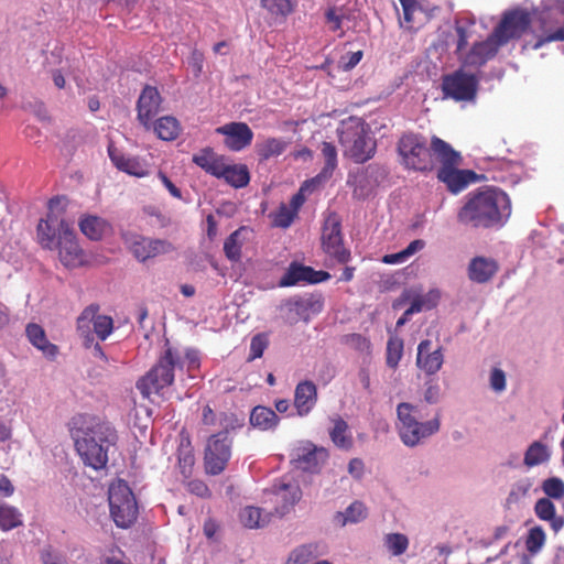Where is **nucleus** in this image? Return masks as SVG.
Here are the masks:
<instances>
[{"mask_svg":"<svg viewBox=\"0 0 564 564\" xmlns=\"http://www.w3.org/2000/svg\"><path fill=\"white\" fill-rule=\"evenodd\" d=\"M249 236V230L241 227L234 231L224 242V252L230 261H239L241 258V249Z\"/></svg>","mask_w":564,"mask_h":564,"instance_id":"nucleus-33","label":"nucleus"},{"mask_svg":"<svg viewBox=\"0 0 564 564\" xmlns=\"http://www.w3.org/2000/svg\"><path fill=\"white\" fill-rule=\"evenodd\" d=\"M442 87L446 97L457 101H469L476 96L477 79L474 75L458 70L445 76Z\"/></svg>","mask_w":564,"mask_h":564,"instance_id":"nucleus-15","label":"nucleus"},{"mask_svg":"<svg viewBox=\"0 0 564 564\" xmlns=\"http://www.w3.org/2000/svg\"><path fill=\"white\" fill-rule=\"evenodd\" d=\"M420 419L417 405L409 402L398 404L395 427L401 442L408 447L422 444L440 430L441 423L437 416L427 421H420Z\"/></svg>","mask_w":564,"mask_h":564,"instance_id":"nucleus-4","label":"nucleus"},{"mask_svg":"<svg viewBox=\"0 0 564 564\" xmlns=\"http://www.w3.org/2000/svg\"><path fill=\"white\" fill-rule=\"evenodd\" d=\"M337 131L346 156L354 159L356 162H365L373 155L376 141L361 119L349 117L341 121Z\"/></svg>","mask_w":564,"mask_h":564,"instance_id":"nucleus-5","label":"nucleus"},{"mask_svg":"<svg viewBox=\"0 0 564 564\" xmlns=\"http://www.w3.org/2000/svg\"><path fill=\"white\" fill-rule=\"evenodd\" d=\"M26 336L30 343L37 348L46 358L54 359L58 352L56 345L48 341L44 329L37 324H30L26 327Z\"/></svg>","mask_w":564,"mask_h":564,"instance_id":"nucleus-28","label":"nucleus"},{"mask_svg":"<svg viewBox=\"0 0 564 564\" xmlns=\"http://www.w3.org/2000/svg\"><path fill=\"white\" fill-rule=\"evenodd\" d=\"M534 512L540 520L547 522L555 533L564 528V517L557 514L556 507L551 499L544 497L538 499Z\"/></svg>","mask_w":564,"mask_h":564,"instance_id":"nucleus-25","label":"nucleus"},{"mask_svg":"<svg viewBox=\"0 0 564 564\" xmlns=\"http://www.w3.org/2000/svg\"><path fill=\"white\" fill-rule=\"evenodd\" d=\"M272 514L259 507L246 506L239 512V521L245 528L259 529L270 523Z\"/></svg>","mask_w":564,"mask_h":564,"instance_id":"nucleus-26","label":"nucleus"},{"mask_svg":"<svg viewBox=\"0 0 564 564\" xmlns=\"http://www.w3.org/2000/svg\"><path fill=\"white\" fill-rule=\"evenodd\" d=\"M123 239L126 246L140 261H145L173 250L172 245L166 240L151 239L134 232H126Z\"/></svg>","mask_w":564,"mask_h":564,"instance_id":"nucleus-13","label":"nucleus"},{"mask_svg":"<svg viewBox=\"0 0 564 564\" xmlns=\"http://www.w3.org/2000/svg\"><path fill=\"white\" fill-rule=\"evenodd\" d=\"M161 108V96L155 87L147 86L138 100V120L147 129L150 130L153 118L159 113Z\"/></svg>","mask_w":564,"mask_h":564,"instance_id":"nucleus-19","label":"nucleus"},{"mask_svg":"<svg viewBox=\"0 0 564 564\" xmlns=\"http://www.w3.org/2000/svg\"><path fill=\"white\" fill-rule=\"evenodd\" d=\"M250 423L261 431H267L278 425L279 416L270 408L258 405L250 414Z\"/></svg>","mask_w":564,"mask_h":564,"instance_id":"nucleus-40","label":"nucleus"},{"mask_svg":"<svg viewBox=\"0 0 564 564\" xmlns=\"http://www.w3.org/2000/svg\"><path fill=\"white\" fill-rule=\"evenodd\" d=\"M368 516V509L364 502L359 500L352 501L344 511L334 514V523L339 527L355 524L364 521Z\"/></svg>","mask_w":564,"mask_h":564,"instance_id":"nucleus-29","label":"nucleus"},{"mask_svg":"<svg viewBox=\"0 0 564 564\" xmlns=\"http://www.w3.org/2000/svg\"><path fill=\"white\" fill-rule=\"evenodd\" d=\"M362 51H356V52H347L344 55H341L338 67L343 70H349L354 68L362 58Z\"/></svg>","mask_w":564,"mask_h":564,"instance_id":"nucleus-58","label":"nucleus"},{"mask_svg":"<svg viewBox=\"0 0 564 564\" xmlns=\"http://www.w3.org/2000/svg\"><path fill=\"white\" fill-rule=\"evenodd\" d=\"M288 147L286 141L280 138H268L256 144V150L262 160L282 154Z\"/></svg>","mask_w":564,"mask_h":564,"instance_id":"nucleus-44","label":"nucleus"},{"mask_svg":"<svg viewBox=\"0 0 564 564\" xmlns=\"http://www.w3.org/2000/svg\"><path fill=\"white\" fill-rule=\"evenodd\" d=\"M316 401L317 390L312 381H303L296 386L294 405L299 415H307L314 408Z\"/></svg>","mask_w":564,"mask_h":564,"instance_id":"nucleus-23","label":"nucleus"},{"mask_svg":"<svg viewBox=\"0 0 564 564\" xmlns=\"http://www.w3.org/2000/svg\"><path fill=\"white\" fill-rule=\"evenodd\" d=\"M181 356L176 349L167 348L160 357L158 364L137 382V389L144 398L159 394L174 381V369Z\"/></svg>","mask_w":564,"mask_h":564,"instance_id":"nucleus-7","label":"nucleus"},{"mask_svg":"<svg viewBox=\"0 0 564 564\" xmlns=\"http://www.w3.org/2000/svg\"><path fill=\"white\" fill-rule=\"evenodd\" d=\"M322 154L325 159V166L317 176L312 178V183L322 184L323 182L327 181L337 166V151L332 143L324 142L322 144Z\"/></svg>","mask_w":564,"mask_h":564,"instance_id":"nucleus-43","label":"nucleus"},{"mask_svg":"<svg viewBox=\"0 0 564 564\" xmlns=\"http://www.w3.org/2000/svg\"><path fill=\"white\" fill-rule=\"evenodd\" d=\"M541 7V20L545 30L549 32L551 26L557 23L560 18L564 17V0H544Z\"/></svg>","mask_w":564,"mask_h":564,"instance_id":"nucleus-42","label":"nucleus"},{"mask_svg":"<svg viewBox=\"0 0 564 564\" xmlns=\"http://www.w3.org/2000/svg\"><path fill=\"white\" fill-rule=\"evenodd\" d=\"M67 200L64 197H55L48 202V210L36 228L37 242L42 248L56 250L64 236L73 232L72 225L64 218Z\"/></svg>","mask_w":564,"mask_h":564,"instance_id":"nucleus-6","label":"nucleus"},{"mask_svg":"<svg viewBox=\"0 0 564 564\" xmlns=\"http://www.w3.org/2000/svg\"><path fill=\"white\" fill-rule=\"evenodd\" d=\"M216 132L225 137L224 143L231 151H241L251 144L253 132L245 122H230L218 127Z\"/></svg>","mask_w":564,"mask_h":564,"instance_id":"nucleus-18","label":"nucleus"},{"mask_svg":"<svg viewBox=\"0 0 564 564\" xmlns=\"http://www.w3.org/2000/svg\"><path fill=\"white\" fill-rule=\"evenodd\" d=\"M329 278V274L324 271H314L310 267L300 265L292 263L282 279L280 280V286H292L301 282L317 283L325 281Z\"/></svg>","mask_w":564,"mask_h":564,"instance_id":"nucleus-22","label":"nucleus"},{"mask_svg":"<svg viewBox=\"0 0 564 564\" xmlns=\"http://www.w3.org/2000/svg\"><path fill=\"white\" fill-rule=\"evenodd\" d=\"M326 20L329 23V29L332 31H337L341 26L343 14H339L337 9L332 8L326 12Z\"/></svg>","mask_w":564,"mask_h":564,"instance_id":"nucleus-63","label":"nucleus"},{"mask_svg":"<svg viewBox=\"0 0 564 564\" xmlns=\"http://www.w3.org/2000/svg\"><path fill=\"white\" fill-rule=\"evenodd\" d=\"M23 525V513L17 507L0 502V530L11 531Z\"/></svg>","mask_w":564,"mask_h":564,"instance_id":"nucleus-39","label":"nucleus"},{"mask_svg":"<svg viewBox=\"0 0 564 564\" xmlns=\"http://www.w3.org/2000/svg\"><path fill=\"white\" fill-rule=\"evenodd\" d=\"M534 485V480L530 477H522L511 486L507 497V505L512 506L519 503L522 499L530 495Z\"/></svg>","mask_w":564,"mask_h":564,"instance_id":"nucleus-47","label":"nucleus"},{"mask_svg":"<svg viewBox=\"0 0 564 564\" xmlns=\"http://www.w3.org/2000/svg\"><path fill=\"white\" fill-rule=\"evenodd\" d=\"M488 382H489L490 389L495 393L500 394V393L505 392L507 389L506 372L498 367H494L489 371Z\"/></svg>","mask_w":564,"mask_h":564,"instance_id":"nucleus-54","label":"nucleus"},{"mask_svg":"<svg viewBox=\"0 0 564 564\" xmlns=\"http://www.w3.org/2000/svg\"><path fill=\"white\" fill-rule=\"evenodd\" d=\"M301 499L302 489L291 477H282L265 491V501L274 505L273 513L279 517L288 514Z\"/></svg>","mask_w":564,"mask_h":564,"instance_id":"nucleus-9","label":"nucleus"},{"mask_svg":"<svg viewBox=\"0 0 564 564\" xmlns=\"http://www.w3.org/2000/svg\"><path fill=\"white\" fill-rule=\"evenodd\" d=\"M383 547L389 555L400 557L404 555L410 547V539L401 532H389L383 535Z\"/></svg>","mask_w":564,"mask_h":564,"instance_id":"nucleus-35","label":"nucleus"},{"mask_svg":"<svg viewBox=\"0 0 564 564\" xmlns=\"http://www.w3.org/2000/svg\"><path fill=\"white\" fill-rule=\"evenodd\" d=\"M318 555L317 544H303L291 551L285 564H307Z\"/></svg>","mask_w":564,"mask_h":564,"instance_id":"nucleus-46","label":"nucleus"},{"mask_svg":"<svg viewBox=\"0 0 564 564\" xmlns=\"http://www.w3.org/2000/svg\"><path fill=\"white\" fill-rule=\"evenodd\" d=\"M295 216L294 208H290L288 205L283 204L274 213L273 224L276 227L286 228L292 224Z\"/></svg>","mask_w":564,"mask_h":564,"instance_id":"nucleus-55","label":"nucleus"},{"mask_svg":"<svg viewBox=\"0 0 564 564\" xmlns=\"http://www.w3.org/2000/svg\"><path fill=\"white\" fill-rule=\"evenodd\" d=\"M195 458L193 454V448L186 438H182L180 448H178V466L181 473L186 477L191 474L192 467L194 465Z\"/></svg>","mask_w":564,"mask_h":564,"instance_id":"nucleus-48","label":"nucleus"},{"mask_svg":"<svg viewBox=\"0 0 564 564\" xmlns=\"http://www.w3.org/2000/svg\"><path fill=\"white\" fill-rule=\"evenodd\" d=\"M431 147L433 151L432 156L434 155L443 166L459 165V153L453 150V148L445 141L435 137L432 139Z\"/></svg>","mask_w":564,"mask_h":564,"instance_id":"nucleus-36","label":"nucleus"},{"mask_svg":"<svg viewBox=\"0 0 564 564\" xmlns=\"http://www.w3.org/2000/svg\"><path fill=\"white\" fill-rule=\"evenodd\" d=\"M151 128L156 135L165 141H172L176 139L181 132V124L175 117L164 116L159 118Z\"/></svg>","mask_w":564,"mask_h":564,"instance_id":"nucleus-37","label":"nucleus"},{"mask_svg":"<svg viewBox=\"0 0 564 564\" xmlns=\"http://www.w3.org/2000/svg\"><path fill=\"white\" fill-rule=\"evenodd\" d=\"M261 6L271 15L284 18L293 11L295 2L293 0H261Z\"/></svg>","mask_w":564,"mask_h":564,"instance_id":"nucleus-50","label":"nucleus"},{"mask_svg":"<svg viewBox=\"0 0 564 564\" xmlns=\"http://www.w3.org/2000/svg\"><path fill=\"white\" fill-rule=\"evenodd\" d=\"M511 215L509 196L497 187L470 193L458 213V220L474 227L502 226Z\"/></svg>","mask_w":564,"mask_h":564,"instance_id":"nucleus-2","label":"nucleus"},{"mask_svg":"<svg viewBox=\"0 0 564 564\" xmlns=\"http://www.w3.org/2000/svg\"><path fill=\"white\" fill-rule=\"evenodd\" d=\"M80 231L90 240H99L110 231V225L102 218L87 215L79 221Z\"/></svg>","mask_w":564,"mask_h":564,"instance_id":"nucleus-31","label":"nucleus"},{"mask_svg":"<svg viewBox=\"0 0 564 564\" xmlns=\"http://www.w3.org/2000/svg\"><path fill=\"white\" fill-rule=\"evenodd\" d=\"M348 474L356 480H360L365 475V463L360 458H352L347 466Z\"/></svg>","mask_w":564,"mask_h":564,"instance_id":"nucleus-61","label":"nucleus"},{"mask_svg":"<svg viewBox=\"0 0 564 564\" xmlns=\"http://www.w3.org/2000/svg\"><path fill=\"white\" fill-rule=\"evenodd\" d=\"M441 387L436 382H427L424 391V400L430 404H435L441 400Z\"/></svg>","mask_w":564,"mask_h":564,"instance_id":"nucleus-59","label":"nucleus"},{"mask_svg":"<svg viewBox=\"0 0 564 564\" xmlns=\"http://www.w3.org/2000/svg\"><path fill=\"white\" fill-rule=\"evenodd\" d=\"M332 422L329 435L333 443L339 448L349 449L354 442L348 424L340 417H334Z\"/></svg>","mask_w":564,"mask_h":564,"instance_id":"nucleus-41","label":"nucleus"},{"mask_svg":"<svg viewBox=\"0 0 564 564\" xmlns=\"http://www.w3.org/2000/svg\"><path fill=\"white\" fill-rule=\"evenodd\" d=\"M444 364L441 347H434L429 339L422 340L417 346L416 366L426 375H435Z\"/></svg>","mask_w":564,"mask_h":564,"instance_id":"nucleus-20","label":"nucleus"},{"mask_svg":"<svg viewBox=\"0 0 564 564\" xmlns=\"http://www.w3.org/2000/svg\"><path fill=\"white\" fill-rule=\"evenodd\" d=\"M322 246L324 251L337 262L345 263L349 260L350 253L343 246L340 223L336 215H329L325 219Z\"/></svg>","mask_w":564,"mask_h":564,"instance_id":"nucleus-14","label":"nucleus"},{"mask_svg":"<svg viewBox=\"0 0 564 564\" xmlns=\"http://www.w3.org/2000/svg\"><path fill=\"white\" fill-rule=\"evenodd\" d=\"M403 10V20H400V25L405 28H412V23L415 21V13L420 11L416 0H399Z\"/></svg>","mask_w":564,"mask_h":564,"instance_id":"nucleus-56","label":"nucleus"},{"mask_svg":"<svg viewBox=\"0 0 564 564\" xmlns=\"http://www.w3.org/2000/svg\"><path fill=\"white\" fill-rule=\"evenodd\" d=\"M267 338L263 335H256L251 339L250 344V352H251V359H256L262 356L265 347H267Z\"/></svg>","mask_w":564,"mask_h":564,"instance_id":"nucleus-60","label":"nucleus"},{"mask_svg":"<svg viewBox=\"0 0 564 564\" xmlns=\"http://www.w3.org/2000/svg\"><path fill=\"white\" fill-rule=\"evenodd\" d=\"M552 448L542 441L532 442L523 455V464L527 468L545 465L550 462Z\"/></svg>","mask_w":564,"mask_h":564,"instance_id":"nucleus-27","label":"nucleus"},{"mask_svg":"<svg viewBox=\"0 0 564 564\" xmlns=\"http://www.w3.org/2000/svg\"><path fill=\"white\" fill-rule=\"evenodd\" d=\"M529 23V14L523 11H514L507 14L491 36L473 46L465 57V63L471 66L485 64L495 56L500 45L513 37L520 36L527 30Z\"/></svg>","mask_w":564,"mask_h":564,"instance_id":"nucleus-3","label":"nucleus"},{"mask_svg":"<svg viewBox=\"0 0 564 564\" xmlns=\"http://www.w3.org/2000/svg\"><path fill=\"white\" fill-rule=\"evenodd\" d=\"M408 299L411 300L408 313H420L422 311L434 308L441 299V292L437 289H433L426 294H412V291H410L408 293Z\"/></svg>","mask_w":564,"mask_h":564,"instance_id":"nucleus-34","label":"nucleus"},{"mask_svg":"<svg viewBox=\"0 0 564 564\" xmlns=\"http://www.w3.org/2000/svg\"><path fill=\"white\" fill-rule=\"evenodd\" d=\"M328 453L323 447H317L312 443H304L293 453V459L299 468L308 473H317L327 460Z\"/></svg>","mask_w":564,"mask_h":564,"instance_id":"nucleus-17","label":"nucleus"},{"mask_svg":"<svg viewBox=\"0 0 564 564\" xmlns=\"http://www.w3.org/2000/svg\"><path fill=\"white\" fill-rule=\"evenodd\" d=\"M108 501L110 514L118 527L129 528L137 520V500L124 480L117 479L110 484Z\"/></svg>","mask_w":564,"mask_h":564,"instance_id":"nucleus-8","label":"nucleus"},{"mask_svg":"<svg viewBox=\"0 0 564 564\" xmlns=\"http://www.w3.org/2000/svg\"><path fill=\"white\" fill-rule=\"evenodd\" d=\"M541 489L547 499L561 500L564 498V480L553 476L544 479Z\"/></svg>","mask_w":564,"mask_h":564,"instance_id":"nucleus-49","label":"nucleus"},{"mask_svg":"<svg viewBox=\"0 0 564 564\" xmlns=\"http://www.w3.org/2000/svg\"><path fill=\"white\" fill-rule=\"evenodd\" d=\"M72 424L75 447L84 464L95 470L105 468L110 455L117 451L118 434L115 427L91 415H78Z\"/></svg>","mask_w":564,"mask_h":564,"instance_id":"nucleus-1","label":"nucleus"},{"mask_svg":"<svg viewBox=\"0 0 564 564\" xmlns=\"http://www.w3.org/2000/svg\"><path fill=\"white\" fill-rule=\"evenodd\" d=\"M318 185H321V183H312V180L305 182L301 186L300 192L292 197L288 206L290 208H294V213L297 214L300 207L303 205L305 200V194L312 192Z\"/></svg>","mask_w":564,"mask_h":564,"instance_id":"nucleus-57","label":"nucleus"},{"mask_svg":"<svg viewBox=\"0 0 564 564\" xmlns=\"http://www.w3.org/2000/svg\"><path fill=\"white\" fill-rule=\"evenodd\" d=\"M454 166H443L438 171V178L448 186L451 192L458 193L467 186L468 180L465 172L456 170Z\"/></svg>","mask_w":564,"mask_h":564,"instance_id":"nucleus-38","label":"nucleus"},{"mask_svg":"<svg viewBox=\"0 0 564 564\" xmlns=\"http://www.w3.org/2000/svg\"><path fill=\"white\" fill-rule=\"evenodd\" d=\"M403 164L411 170L427 171L433 167V158L425 140L416 134H405L399 142Z\"/></svg>","mask_w":564,"mask_h":564,"instance_id":"nucleus-10","label":"nucleus"},{"mask_svg":"<svg viewBox=\"0 0 564 564\" xmlns=\"http://www.w3.org/2000/svg\"><path fill=\"white\" fill-rule=\"evenodd\" d=\"M196 165L205 170L207 173L219 177L220 172L226 163V159L216 154L210 149H204L193 156Z\"/></svg>","mask_w":564,"mask_h":564,"instance_id":"nucleus-30","label":"nucleus"},{"mask_svg":"<svg viewBox=\"0 0 564 564\" xmlns=\"http://www.w3.org/2000/svg\"><path fill=\"white\" fill-rule=\"evenodd\" d=\"M347 343L358 350L366 351L370 348V343L359 334L349 335Z\"/></svg>","mask_w":564,"mask_h":564,"instance_id":"nucleus-62","label":"nucleus"},{"mask_svg":"<svg viewBox=\"0 0 564 564\" xmlns=\"http://www.w3.org/2000/svg\"><path fill=\"white\" fill-rule=\"evenodd\" d=\"M180 356V362L176 364V368L186 367L189 376L193 378L194 375L192 372L199 367V356L198 352L194 349H185L184 351L176 350Z\"/></svg>","mask_w":564,"mask_h":564,"instance_id":"nucleus-53","label":"nucleus"},{"mask_svg":"<svg viewBox=\"0 0 564 564\" xmlns=\"http://www.w3.org/2000/svg\"><path fill=\"white\" fill-rule=\"evenodd\" d=\"M424 247H425V242L423 240H421V239L413 240L403 250L395 252V253L386 254L382 258V262L386 264H402V263L406 262L412 256H414L415 253L421 251Z\"/></svg>","mask_w":564,"mask_h":564,"instance_id":"nucleus-45","label":"nucleus"},{"mask_svg":"<svg viewBox=\"0 0 564 564\" xmlns=\"http://www.w3.org/2000/svg\"><path fill=\"white\" fill-rule=\"evenodd\" d=\"M218 178H224L231 186L239 188L248 185L250 176L246 165L229 164L226 161Z\"/></svg>","mask_w":564,"mask_h":564,"instance_id":"nucleus-32","label":"nucleus"},{"mask_svg":"<svg viewBox=\"0 0 564 564\" xmlns=\"http://www.w3.org/2000/svg\"><path fill=\"white\" fill-rule=\"evenodd\" d=\"M546 535L541 527H533L528 533L525 541L527 550L530 553H538L544 545Z\"/></svg>","mask_w":564,"mask_h":564,"instance_id":"nucleus-52","label":"nucleus"},{"mask_svg":"<svg viewBox=\"0 0 564 564\" xmlns=\"http://www.w3.org/2000/svg\"><path fill=\"white\" fill-rule=\"evenodd\" d=\"M231 438L228 432L212 435L205 448V468L210 475L220 474L231 457Z\"/></svg>","mask_w":564,"mask_h":564,"instance_id":"nucleus-12","label":"nucleus"},{"mask_svg":"<svg viewBox=\"0 0 564 564\" xmlns=\"http://www.w3.org/2000/svg\"><path fill=\"white\" fill-rule=\"evenodd\" d=\"M56 250H58V259L66 268H78L86 263V254L78 245L75 232L67 234L61 240Z\"/></svg>","mask_w":564,"mask_h":564,"instance_id":"nucleus-21","label":"nucleus"},{"mask_svg":"<svg viewBox=\"0 0 564 564\" xmlns=\"http://www.w3.org/2000/svg\"><path fill=\"white\" fill-rule=\"evenodd\" d=\"M108 155L112 164L121 172L135 177H145L150 173L149 163L140 158L124 154L112 143L108 145Z\"/></svg>","mask_w":564,"mask_h":564,"instance_id":"nucleus-16","label":"nucleus"},{"mask_svg":"<svg viewBox=\"0 0 564 564\" xmlns=\"http://www.w3.org/2000/svg\"><path fill=\"white\" fill-rule=\"evenodd\" d=\"M403 356V340L397 336H391L387 344V365L390 368H397Z\"/></svg>","mask_w":564,"mask_h":564,"instance_id":"nucleus-51","label":"nucleus"},{"mask_svg":"<svg viewBox=\"0 0 564 564\" xmlns=\"http://www.w3.org/2000/svg\"><path fill=\"white\" fill-rule=\"evenodd\" d=\"M77 330L88 341L94 340V334L98 339L106 340L113 330V321L110 316L100 314L97 306L91 305L78 316Z\"/></svg>","mask_w":564,"mask_h":564,"instance_id":"nucleus-11","label":"nucleus"},{"mask_svg":"<svg viewBox=\"0 0 564 564\" xmlns=\"http://www.w3.org/2000/svg\"><path fill=\"white\" fill-rule=\"evenodd\" d=\"M187 487L192 494L198 497H207L209 495L208 487L202 480H192L188 482Z\"/></svg>","mask_w":564,"mask_h":564,"instance_id":"nucleus-64","label":"nucleus"},{"mask_svg":"<svg viewBox=\"0 0 564 564\" xmlns=\"http://www.w3.org/2000/svg\"><path fill=\"white\" fill-rule=\"evenodd\" d=\"M498 264L492 258L476 257L468 267L469 279L477 283L489 281L497 272Z\"/></svg>","mask_w":564,"mask_h":564,"instance_id":"nucleus-24","label":"nucleus"}]
</instances>
